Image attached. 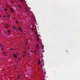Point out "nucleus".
<instances>
[{
  "label": "nucleus",
  "mask_w": 80,
  "mask_h": 80,
  "mask_svg": "<svg viewBox=\"0 0 80 80\" xmlns=\"http://www.w3.org/2000/svg\"><path fill=\"white\" fill-rule=\"evenodd\" d=\"M40 69L41 70L42 72L43 73H44L45 70L44 69V62L43 61H42V64L40 66Z\"/></svg>",
  "instance_id": "obj_1"
},
{
  "label": "nucleus",
  "mask_w": 80,
  "mask_h": 80,
  "mask_svg": "<svg viewBox=\"0 0 80 80\" xmlns=\"http://www.w3.org/2000/svg\"><path fill=\"white\" fill-rule=\"evenodd\" d=\"M5 28H8L9 27V26L8 25V24L5 23L4 26Z\"/></svg>",
  "instance_id": "obj_2"
},
{
  "label": "nucleus",
  "mask_w": 80,
  "mask_h": 80,
  "mask_svg": "<svg viewBox=\"0 0 80 80\" xmlns=\"http://www.w3.org/2000/svg\"><path fill=\"white\" fill-rule=\"evenodd\" d=\"M22 56L23 57H25L26 56V52L25 51H24L22 54Z\"/></svg>",
  "instance_id": "obj_3"
},
{
  "label": "nucleus",
  "mask_w": 80,
  "mask_h": 80,
  "mask_svg": "<svg viewBox=\"0 0 80 80\" xmlns=\"http://www.w3.org/2000/svg\"><path fill=\"white\" fill-rule=\"evenodd\" d=\"M20 78H22V76H21V75H20V74H19L17 78H18V79H20Z\"/></svg>",
  "instance_id": "obj_4"
},
{
  "label": "nucleus",
  "mask_w": 80,
  "mask_h": 80,
  "mask_svg": "<svg viewBox=\"0 0 80 80\" xmlns=\"http://www.w3.org/2000/svg\"><path fill=\"white\" fill-rule=\"evenodd\" d=\"M7 33L8 35H10V30H8L7 31Z\"/></svg>",
  "instance_id": "obj_5"
},
{
  "label": "nucleus",
  "mask_w": 80,
  "mask_h": 80,
  "mask_svg": "<svg viewBox=\"0 0 80 80\" xmlns=\"http://www.w3.org/2000/svg\"><path fill=\"white\" fill-rule=\"evenodd\" d=\"M13 57H14V58H17V54H14L13 55Z\"/></svg>",
  "instance_id": "obj_6"
},
{
  "label": "nucleus",
  "mask_w": 80,
  "mask_h": 80,
  "mask_svg": "<svg viewBox=\"0 0 80 80\" xmlns=\"http://www.w3.org/2000/svg\"><path fill=\"white\" fill-rule=\"evenodd\" d=\"M7 16L8 17H10V15L8 14V13H7Z\"/></svg>",
  "instance_id": "obj_7"
},
{
  "label": "nucleus",
  "mask_w": 80,
  "mask_h": 80,
  "mask_svg": "<svg viewBox=\"0 0 80 80\" xmlns=\"http://www.w3.org/2000/svg\"><path fill=\"white\" fill-rule=\"evenodd\" d=\"M38 47H39V44H38L37 46L36 47V48H38V50H40V49Z\"/></svg>",
  "instance_id": "obj_8"
},
{
  "label": "nucleus",
  "mask_w": 80,
  "mask_h": 80,
  "mask_svg": "<svg viewBox=\"0 0 80 80\" xmlns=\"http://www.w3.org/2000/svg\"><path fill=\"white\" fill-rule=\"evenodd\" d=\"M11 10L12 12V13H13L14 12V10H13V9L11 8Z\"/></svg>",
  "instance_id": "obj_9"
},
{
  "label": "nucleus",
  "mask_w": 80,
  "mask_h": 80,
  "mask_svg": "<svg viewBox=\"0 0 80 80\" xmlns=\"http://www.w3.org/2000/svg\"><path fill=\"white\" fill-rule=\"evenodd\" d=\"M18 30H19L21 31V32H22V29H21V28H20V27H19L18 28Z\"/></svg>",
  "instance_id": "obj_10"
},
{
  "label": "nucleus",
  "mask_w": 80,
  "mask_h": 80,
  "mask_svg": "<svg viewBox=\"0 0 80 80\" xmlns=\"http://www.w3.org/2000/svg\"><path fill=\"white\" fill-rule=\"evenodd\" d=\"M18 7H20L21 8H22V6H20L19 5H18Z\"/></svg>",
  "instance_id": "obj_11"
},
{
  "label": "nucleus",
  "mask_w": 80,
  "mask_h": 80,
  "mask_svg": "<svg viewBox=\"0 0 80 80\" xmlns=\"http://www.w3.org/2000/svg\"><path fill=\"white\" fill-rule=\"evenodd\" d=\"M39 39H40L39 37L38 36V41H39Z\"/></svg>",
  "instance_id": "obj_12"
},
{
  "label": "nucleus",
  "mask_w": 80,
  "mask_h": 80,
  "mask_svg": "<svg viewBox=\"0 0 80 80\" xmlns=\"http://www.w3.org/2000/svg\"><path fill=\"white\" fill-rule=\"evenodd\" d=\"M40 61H39L38 63V65H40Z\"/></svg>",
  "instance_id": "obj_13"
},
{
  "label": "nucleus",
  "mask_w": 80,
  "mask_h": 80,
  "mask_svg": "<svg viewBox=\"0 0 80 80\" xmlns=\"http://www.w3.org/2000/svg\"><path fill=\"white\" fill-rule=\"evenodd\" d=\"M5 10L6 12H7V9H5Z\"/></svg>",
  "instance_id": "obj_14"
},
{
  "label": "nucleus",
  "mask_w": 80,
  "mask_h": 80,
  "mask_svg": "<svg viewBox=\"0 0 80 80\" xmlns=\"http://www.w3.org/2000/svg\"><path fill=\"white\" fill-rule=\"evenodd\" d=\"M6 5H7V7H8V8H9V7H10L9 6H8V5H7V4H6Z\"/></svg>",
  "instance_id": "obj_15"
},
{
  "label": "nucleus",
  "mask_w": 80,
  "mask_h": 80,
  "mask_svg": "<svg viewBox=\"0 0 80 80\" xmlns=\"http://www.w3.org/2000/svg\"><path fill=\"white\" fill-rule=\"evenodd\" d=\"M10 50H13V49L12 48H11L10 49Z\"/></svg>",
  "instance_id": "obj_16"
},
{
  "label": "nucleus",
  "mask_w": 80,
  "mask_h": 80,
  "mask_svg": "<svg viewBox=\"0 0 80 80\" xmlns=\"http://www.w3.org/2000/svg\"><path fill=\"white\" fill-rule=\"evenodd\" d=\"M20 1L21 2H23V0H20Z\"/></svg>",
  "instance_id": "obj_17"
},
{
  "label": "nucleus",
  "mask_w": 80,
  "mask_h": 80,
  "mask_svg": "<svg viewBox=\"0 0 80 80\" xmlns=\"http://www.w3.org/2000/svg\"><path fill=\"white\" fill-rule=\"evenodd\" d=\"M23 48L24 49H26V47H23Z\"/></svg>",
  "instance_id": "obj_18"
},
{
  "label": "nucleus",
  "mask_w": 80,
  "mask_h": 80,
  "mask_svg": "<svg viewBox=\"0 0 80 80\" xmlns=\"http://www.w3.org/2000/svg\"><path fill=\"white\" fill-rule=\"evenodd\" d=\"M3 17H4V18H6V16H3Z\"/></svg>",
  "instance_id": "obj_19"
},
{
  "label": "nucleus",
  "mask_w": 80,
  "mask_h": 80,
  "mask_svg": "<svg viewBox=\"0 0 80 80\" xmlns=\"http://www.w3.org/2000/svg\"><path fill=\"white\" fill-rule=\"evenodd\" d=\"M30 52H33V51H32V50H31V51H30Z\"/></svg>",
  "instance_id": "obj_20"
},
{
  "label": "nucleus",
  "mask_w": 80,
  "mask_h": 80,
  "mask_svg": "<svg viewBox=\"0 0 80 80\" xmlns=\"http://www.w3.org/2000/svg\"><path fill=\"white\" fill-rule=\"evenodd\" d=\"M3 53H4V54H5V53H6V52H3Z\"/></svg>",
  "instance_id": "obj_21"
},
{
  "label": "nucleus",
  "mask_w": 80,
  "mask_h": 80,
  "mask_svg": "<svg viewBox=\"0 0 80 80\" xmlns=\"http://www.w3.org/2000/svg\"><path fill=\"white\" fill-rule=\"evenodd\" d=\"M31 30H33V28H31Z\"/></svg>",
  "instance_id": "obj_22"
},
{
  "label": "nucleus",
  "mask_w": 80,
  "mask_h": 80,
  "mask_svg": "<svg viewBox=\"0 0 80 80\" xmlns=\"http://www.w3.org/2000/svg\"><path fill=\"white\" fill-rule=\"evenodd\" d=\"M16 23H18V22L17 21H16Z\"/></svg>",
  "instance_id": "obj_23"
},
{
  "label": "nucleus",
  "mask_w": 80,
  "mask_h": 80,
  "mask_svg": "<svg viewBox=\"0 0 80 80\" xmlns=\"http://www.w3.org/2000/svg\"><path fill=\"white\" fill-rule=\"evenodd\" d=\"M35 53H36V50L34 52V54H35Z\"/></svg>",
  "instance_id": "obj_24"
},
{
  "label": "nucleus",
  "mask_w": 80,
  "mask_h": 80,
  "mask_svg": "<svg viewBox=\"0 0 80 80\" xmlns=\"http://www.w3.org/2000/svg\"><path fill=\"white\" fill-rule=\"evenodd\" d=\"M12 3H14L13 1H12Z\"/></svg>",
  "instance_id": "obj_25"
},
{
  "label": "nucleus",
  "mask_w": 80,
  "mask_h": 80,
  "mask_svg": "<svg viewBox=\"0 0 80 80\" xmlns=\"http://www.w3.org/2000/svg\"><path fill=\"white\" fill-rule=\"evenodd\" d=\"M5 47L4 45L2 46V47Z\"/></svg>",
  "instance_id": "obj_26"
},
{
  "label": "nucleus",
  "mask_w": 80,
  "mask_h": 80,
  "mask_svg": "<svg viewBox=\"0 0 80 80\" xmlns=\"http://www.w3.org/2000/svg\"><path fill=\"white\" fill-rule=\"evenodd\" d=\"M1 46H2V44H0V47Z\"/></svg>",
  "instance_id": "obj_27"
},
{
  "label": "nucleus",
  "mask_w": 80,
  "mask_h": 80,
  "mask_svg": "<svg viewBox=\"0 0 80 80\" xmlns=\"http://www.w3.org/2000/svg\"><path fill=\"white\" fill-rule=\"evenodd\" d=\"M13 28V29H14V30H15V28Z\"/></svg>",
  "instance_id": "obj_28"
},
{
  "label": "nucleus",
  "mask_w": 80,
  "mask_h": 80,
  "mask_svg": "<svg viewBox=\"0 0 80 80\" xmlns=\"http://www.w3.org/2000/svg\"><path fill=\"white\" fill-rule=\"evenodd\" d=\"M2 50H3V48H2Z\"/></svg>",
  "instance_id": "obj_29"
},
{
  "label": "nucleus",
  "mask_w": 80,
  "mask_h": 80,
  "mask_svg": "<svg viewBox=\"0 0 80 80\" xmlns=\"http://www.w3.org/2000/svg\"><path fill=\"white\" fill-rule=\"evenodd\" d=\"M17 62L18 63V61Z\"/></svg>",
  "instance_id": "obj_30"
},
{
  "label": "nucleus",
  "mask_w": 80,
  "mask_h": 80,
  "mask_svg": "<svg viewBox=\"0 0 80 80\" xmlns=\"http://www.w3.org/2000/svg\"><path fill=\"white\" fill-rule=\"evenodd\" d=\"M1 17H2V16H1V17H0V18H1Z\"/></svg>",
  "instance_id": "obj_31"
},
{
  "label": "nucleus",
  "mask_w": 80,
  "mask_h": 80,
  "mask_svg": "<svg viewBox=\"0 0 80 80\" xmlns=\"http://www.w3.org/2000/svg\"><path fill=\"white\" fill-rule=\"evenodd\" d=\"M28 48H27V49H28Z\"/></svg>",
  "instance_id": "obj_32"
},
{
  "label": "nucleus",
  "mask_w": 80,
  "mask_h": 80,
  "mask_svg": "<svg viewBox=\"0 0 80 80\" xmlns=\"http://www.w3.org/2000/svg\"><path fill=\"white\" fill-rule=\"evenodd\" d=\"M36 35H37V33H36Z\"/></svg>",
  "instance_id": "obj_33"
},
{
  "label": "nucleus",
  "mask_w": 80,
  "mask_h": 80,
  "mask_svg": "<svg viewBox=\"0 0 80 80\" xmlns=\"http://www.w3.org/2000/svg\"><path fill=\"white\" fill-rule=\"evenodd\" d=\"M25 43V44H26V43Z\"/></svg>",
  "instance_id": "obj_34"
}]
</instances>
